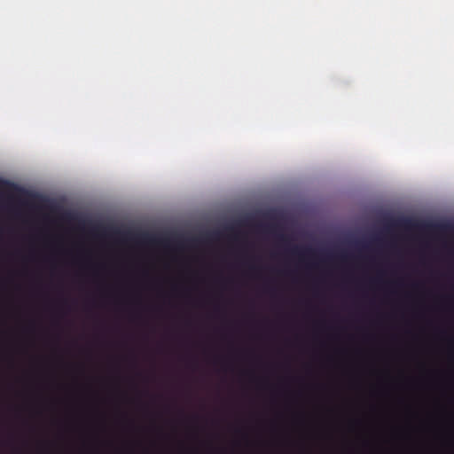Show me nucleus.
<instances>
[{
  "label": "nucleus",
  "instance_id": "f257e3e1",
  "mask_svg": "<svg viewBox=\"0 0 454 454\" xmlns=\"http://www.w3.org/2000/svg\"><path fill=\"white\" fill-rule=\"evenodd\" d=\"M290 252L294 255H298L300 258H304L306 256H310L314 254V250L309 247L301 248L294 247L290 250Z\"/></svg>",
  "mask_w": 454,
  "mask_h": 454
},
{
  "label": "nucleus",
  "instance_id": "f03ea898",
  "mask_svg": "<svg viewBox=\"0 0 454 454\" xmlns=\"http://www.w3.org/2000/svg\"><path fill=\"white\" fill-rule=\"evenodd\" d=\"M378 282H380L379 278H376V279L372 280V283H378Z\"/></svg>",
  "mask_w": 454,
  "mask_h": 454
},
{
  "label": "nucleus",
  "instance_id": "7ed1b4c3",
  "mask_svg": "<svg viewBox=\"0 0 454 454\" xmlns=\"http://www.w3.org/2000/svg\"><path fill=\"white\" fill-rule=\"evenodd\" d=\"M341 259H346V255L342 254Z\"/></svg>",
  "mask_w": 454,
  "mask_h": 454
}]
</instances>
